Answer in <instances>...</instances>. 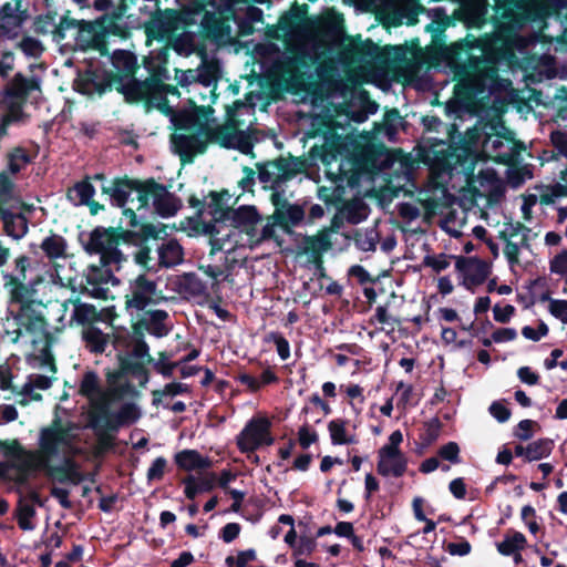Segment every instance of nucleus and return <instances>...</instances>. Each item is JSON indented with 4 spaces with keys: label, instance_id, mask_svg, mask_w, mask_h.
<instances>
[{
    "label": "nucleus",
    "instance_id": "obj_1",
    "mask_svg": "<svg viewBox=\"0 0 567 567\" xmlns=\"http://www.w3.org/2000/svg\"><path fill=\"white\" fill-rule=\"evenodd\" d=\"M79 426L55 417L41 430L38 451L18 450L12 465L19 471L20 480L27 481L39 472L61 482L79 484L83 476L72 456L80 452L78 446Z\"/></svg>",
    "mask_w": 567,
    "mask_h": 567
},
{
    "label": "nucleus",
    "instance_id": "obj_2",
    "mask_svg": "<svg viewBox=\"0 0 567 567\" xmlns=\"http://www.w3.org/2000/svg\"><path fill=\"white\" fill-rule=\"evenodd\" d=\"M228 122L217 125L214 120L208 118L204 109L195 110L186 126L192 128L198 125L196 134L177 133L172 137L173 151L181 156L183 162H192L193 157L205 151L208 142L217 143L226 148H236L244 154L252 150L250 136L243 130L235 126V114L228 110Z\"/></svg>",
    "mask_w": 567,
    "mask_h": 567
},
{
    "label": "nucleus",
    "instance_id": "obj_3",
    "mask_svg": "<svg viewBox=\"0 0 567 567\" xmlns=\"http://www.w3.org/2000/svg\"><path fill=\"white\" fill-rule=\"evenodd\" d=\"M502 125L484 126L483 130L467 131L466 143L468 154L478 158H489L497 163L508 164L519 154L514 138L503 134Z\"/></svg>",
    "mask_w": 567,
    "mask_h": 567
},
{
    "label": "nucleus",
    "instance_id": "obj_4",
    "mask_svg": "<svg viewBox=\"0 0 567 567\" xmlns=\"http://www.w3.org/2000/svg\"><path fill=\"white\" fill-rule=\"evenodd\" d=\"M120 238L114 231L96 228L92 231L85 246L89 254L99 255L100 266L89 268L87 279L96 284H116L113 276L114 270H118L120 264L124 257L118 249Z\"/></svg>",
    "mask_w": 567,
    "mask_h": 567
},
{
    "label": "nucleus",
    "instance_id": "obj_5",
    "mask_svg": "<svg viewBox=\"0 0 567 567\" xmlns=\"http://www.w3.org/2000/svg\"><path fill=\"white\" fill-rule=\"evenodd\" d=\"M231 224L216 219L210 227V244L213 251L229 254L243 248L237 240H243L249 233L255 231L261 219L252 206H241L231 213Z\"/></svg>",
    "mask_w": 567,
    "mask_h": 567
},
{
    "label": "nucleus",
    "instance_id": "obj_6",
    "mask_svg": "<svg viewBox=\"0 0 567 567\" xmlns=\"http://www.w3.org/2000/svg\"><path fill=\"white\" fill-rule=\"evenodd\" d=\"M467 60L468 65H464V70L458 73L461 78L455 85V97L471 106L485 91L491 92L494 89L497 69L494 62L486 59L470 56Z\"/></svg>",
    "mask_w": 567,
    "mask_h": 567
},
{
    "label": "nucleus",
    "instance_id": "obj_7",
    "mask_svg": "<svg viewBox=\"0 0 567 567\" xmlns=\"http://www.w3.org/2000/svg\"><path fill=\"white\" fill-rule=\"evenodd\" d=\"M6 334L11 341L21 342L38 350L39 346L47 344V323L43 317V305L23 306L19 313L6 321Z\"/></svg>",
    "mask_w": 567,
    "mask_h": 567
},
{
    "label": "nucleus",
    "instance_id": "obj_8",
    "mask_svg": "<svg viewBox=\"0 0 567 567\" xmlns=\"http://www.w3.org/2000/svg\"><path fill=\"white\" fill-rule=\"evenodd\" d=\"M264 50L274 55V63L267 66V62H262L265 73L279 85L287 89H303L311 78V65L305 56H288L281 54L279 50L269 44Z\"/></svg>",
    "mask_w": 567,
    "mask_h": 567
},
{
    "label": "nucleus",
    "instance_id": "obj_9",
    "mask_svg": "<svg viewBox=\"0 0 567 567\" xmlns=\"http://www.w3.org/2000/svg\"><path fill=\"white\" fill-rule=\"evenodd\" d=\"M468 187L480 197H494L502 193L503 182L484 158L467 154L460 164Z\"/></svg>",
    "mask_w": 567,
    "mask_h": 567
},
{
    "label": "nucleus",
    "instance_id": "obj_10",
    "mask_svg": "<svg viewBox=\"0 0 567 567\" xmlns=\"http://www.w3.org/2000/svg\"><path fill=\"white\" fill-rule=\"evenodd\" d=\"M78 393L87 400L90 426H92L95 419L105 411V408L112 405L117 398L116 389H104L101 379L93 371H86L82 375L79 382Z\"/></svg>",
    "mask_w": 567,
    "mask_h": 567
},
{
    "label": "nucleus",
    "instance_id": "obj_11",
    "mask_svg": "<svg viewBox=\"0 0 567 567\" xmlns=\"http://www.w3.org/2000/svg\"><path fill=\"white\" fill-rule=\"evenodd\" d=\"M39 89V82L34 79H25L21 74H17L9 84L6 95L2 100L1 107L7 112L0 114L2 125L7 127L9 124L20 122L23 117L22 104L27 95Z\"/></svg>",
    "mask_w": 567,
    "mask_h": 567
},
{
    "label": "nucleus",
    "instance_id": "obj_12",
    "mask_svg": "<svg viewBox=\"0 0 567 567\" xmlns=\"http://www.w3.org/2000/svg\"><path fill=\"white\" fill-rule=\"evenodd\" d=\"M124 94L128 101H147L162 111H166V96L176 95V87L161 83L156 79L143 82L131 80L124 86Z\"/></svg>",
    "mask_w": 567,
    "mask_h": 567
},
{
    "label": "nucleus",
    "instance_id": "obj_13",
    "mask_svg": "<svg viewBox=\"0 0 567 567\" xmlns=\"http://www.w3.org/2000/svg\"><path fill=\"white\" fill-rule=\"evenodd\" d=\"M137 205L136 210L147 208L152 203L156 213L162 217H171L181 208V200L167 189L154 182H146L144 186L136 190Z\"/></svg>",
    "mask_w": 567,
    "mask_h": 567
},
{
    "label": "nucleus",
    "instance_id": "obj_14",
    "mask_svg": "<svg viewBox=\"0 0 567 567\" xmlns=\"http://www.w3.org/2000/svg\"><path fill=\"white\" fill-rule=\"evenodd\" d=\"M233 16L230 9L219 12L218 17L206 12L202 20V25L210 37L220 43L231 42L240 35L251 33V28L239 25V22Z\"/></svg>",
    "mask_w": 567,
    "mask_h": 567
},
{
    "label": "nucleus",
    "instance_id": "obj_15",
    "mask_svg": "<svg viewBox=\"0 0 567 567\" xmlns=\"http://www.w3.org/2000/svg\"><path fill=\"white\" fill-rule=\"evenodd\" d=\"M145 183H138L127 179H117L103 188L109 194L114 205L123 207V214L128 218L130 226H136V190L144 186Z\"/></svg>",
    "mask_w": 567,
    "mask_h": 567
},
{
    "label": "nucleus",
    "instance_id": "obj_16",
    "mask_svg": "<svg viewBox=\"0 0 567 567\" xmlns=\"http://www.w3.org/2000/svg\"><path fill=\"white\" fill-rule=\"evenodd\" d=\"M270 426L271 422L267 416L252 417L237 436L238 449L244 453H249L262 445L272 444Z\"/></svg>",
    "mask_w": 567,
    "mask_h": 567
},
{
    "label": "nucleus",
    "instance_id": "obj_17",
    "mask_svg": "<svg viewBox=\"0 0 567 567\" xmlns=\"http://www.w3.org/2000/svg\"><path fill=\"white\" fill-rule=\"evenodd\" d=\"M125 298L128 309L143 310L150 305L157 303L163 299V296L158 291L155 281L148 279L145 275H141L131 282Z\"/></svg>",
    "mask_w": 567,
    "mask_h": 567
},
{
    "label": "nucleus",
    "instance_id": "obj_18",
    "mask_svg": "<svg viewBox=\"0 0 567 567\" xmlns=\"http://www.w3.org/2000/svg\"><path fill=\"white\" fill-rule=\"evenodd\" d=\"M107 405L92 425L95 430H115L135 423L141 417V410L135 403H124L118 411L112 412Z\"/></svg>",
    "mask_w": 567,
    "mask_h": 567
},
{
    "label": "nucleus",
    "instance_id": "obj_19",
    "mask_svg": "<svg viewBox=\"0 0 567 567\" xmlns=\"http://www.w3.org/2000/svg\"><path fill=\"white\" fill-rule=\"evenodd\" d=\"M456 269L463 286L470 290L482 285L491 274V267L486 261L473 257H460L456 260Z\"/></svg>",
    "mask_w": 567,
    "mask_h": 567
},
{
    "label": "nucleus",
    "instance_id": "obj_20",
    "mask_svg": "<svg viewBox=\"0 0 567 567\" xmlns=\"http://www.w3.org/2000/svg\"><path fill=\"white\" fill-rule=\"evenodd\" d=\"M416 0H383L382 10L393 24H401L404 21L412 24L416 21L420 12Z\"/></svg>",
    "mask_w": 567,
    "mask_h": 567
},
{
    "label": "nucleus",
    "instance_id": "obj_21",
    "mask_svg": "<svg viewBox=\"0 0 567 567\" xmlns=\"http://www.w3.org/2000/svg\"><path fill=\"white\" fill-rule=\"evenodd\" d=\"M377 468L383 476L400 477L406 471V457L401 450L380 449Z\"/></svg>",
    "mask_w": 567,
    "mask_h": 567
},
{
    "label": "nucleus",
    "instance_id": "obj_22",
    "mask_svg": "<svg viewBox=\"0 0 567 567\" xmlns=\"http://www.w3.org/2000/svg\"><path fill=\"white\" fill-rule=\"evenodd\" d=\"M22 22L19 0L8 1L0 8V37L8 39L17 37Z\"/></svg>",
    "mask_w": 567,
    "mask_h": 567
},
{
    "label": "nucleus",
    "instance_id": "obj_23",
    "mask_svg": "<svg viewBox=\"0 0 567 567\" xmlns=\"http://www.w3.org/2000/svg\"><path fill=\"white\" fill-rule=\"evenodd\" d=\"M74 38L79 49H96L103 52L104 33L101 31V25L91 22H79Z\"/></svg>",
    "mask_w": 567,
    "mask_h": 567
},
{
    "label": "nucleus",
    "instance_id": "obj_24",
    "mask_svg": "<svg viewBox=\"0 0 567 567\" xmlns=\"http://www.w3.org/2000/svg\"><path fill=\"white\" fill-rule=\"evenodd\" d=\"M504 256L512 272L517 274L525 270L530 264V241L506 243Z\"/></svg>",
    "mask_w": 567,
    "mask_h": 567
},
{
    "label": "nucleus",
    "instance_id": "obj_25",
    "mask_svg": "<svg viewBox=\"0 0 567 567\" xmlns=\"http://www.w3.org/2000/svg\"><path fill=\"white\" fill-rule=\"evenodd\" d=\"M258 177L261 183L275 187L291 177L289 164L282 158L266 163L259 167Z\"/></svg>",
    "mask_w": 567,
    "mask_h": 567
},
{
    "label": "nucleus",
    "instance_id": "obj_26",
    "mask_svg": "<svg viewBox=\"0 0 567 567\" xmlns=\"http://www.w3.org/2000/svg\"><path fill=\"white\" fill-rule=\"evenodd\" d=\"M328 431L333 445H352L358 443L354 426L343 419H333L328 423Z\"/></svg>",
    "mask_w": 567,
    "mask_h": 567
},
{
    "label": "nucleus",
    "instance_id": "obj_27",
    "mask_svg": "<svg viewBox=\"0 0 567 567\" xmlns=\"http://www.w3.org/2000/svg\"><path fill=\"white\" fill-rule=\"evenodd\" d=\"M271 200L276 206V216L278 217L280 224L285 226L297 225L302 220L305 216L303 209L298 205L280 204L281 194L274 193L271 195Z\"/></svg>",
    "mask_w": 567,
    "mask_h": 567
},
{
    "label": "nucleus",
    "instance_id": "obj_28",
    "mask_svg": "<svg viewBox=\"0 0 567 567\" xmlns=\"http://www.w3.org/2000/svg\"><path fill=\"white\" fill-rule=\"evenodd\" d=\"M217 482L213 473H205L198 476L189 475L184 480L185 495L194 499L198 494L210 491Z\"/></svg>",
    "mask_w": 567,
    "mask_h": 567
},
{
    "label": "nucleus",
    "instance_id": "obj_29",
    "mask_svg": "<svg viewBox=\"0 0 567 567\" xmlns=\"http://www.w3.org/2000/svg\"><path fill=\"white\" fill-rule=\"evenodd\" d=\"M527 544L526 537L520 532L509 530L505 534L504 539L496 544L499 554L504 556H518L519 551L525 548Z\"/></svg>",
    "mask_w": 567,
    "mask_h": 567
},
{
    "label": "nucleus",
    "instance_id": "obj_30",
    "mask_svg": "<svg viewBox=\"0 0 567 567\" xmlns=\"http://www.w3.org/2000/svg\"><path fill=\"white\" fill-rule=\"evenodd\" d=\"M176 464L185 471L207 468L212 465L208 457L202 456L195 450H184L176 454Z\"/></svg>",
    "mask_w": 567,
    "mask_h": 567
},
{
    "label": "nucleus",
    "instance_id": "obj_31",
    "mask_svg": "<svg viewBox=\"0 0 567 567\" xmlns=\"http://www.w3.org/2000/svg\"><path fill=\"white\" fill-rule=\"evenodd\" d=\"M10 208L2 209L4 230L8 236L20 239L28 231V221L21 214L9 212Z\"/></svg>",
    "mask_w": 567,
    "mask_h": 567
},
{
    "label": "nucleus",
    "instance_id": "obj_32",
    "mask_svg": "<svg viewBox=\"0 0 567 567\" xmlns=\"http://www.w3.org/2000/svg\"><path fill=\"white\" fill-rule=\"evenodd\" d=\"M369 323L375 326L374 330L368 332L370 339H373L380 331H386L388 333L393 331L396 320L389 313L385 306H378L374 315L370 318Z\"/></svg>",
    "mask_w": 567,
    "mask_h": 567
},
{
    "label": "nucleus",
    "instance_id": "obj_33",
    "mask_svg": "<svg viewBox=\"0 0 567 567\" xmlns=\"http://www.w3.org/2000/svg\"><path fill=\"white\" fill-rule=\"evenodd\" d=\"M501 237L506 243H519L522 241H530L533 238L532 230L524 226L519 221H508L505 223L503 229L501 230Z\"/></svg>",
    "mask_w": 567,
    "mask_h": 567
},
{
    "label": "nucleus",
    "instance_id": "obj_34",
    "mask_svg": "<svg viewBox=\"0 0 567 567\" xmlns=\"http://www.w3.org/2000/svg\"><path fill=\"white\" fill-rule=\"evenodd\" d=\"M75 89L85 95L103 94L110 86L109 83L97 80L93 74L86 73L80 75L74 83Z\"/></svg>",
    "mask_w": 567,
    "mask_h": 567
},
{
    "label": "nucleus",
    "instance_id": "obj_35",
    "mask_svg": "<svg viewBox=\"0 0 567 567\" xmlns=\"http://www.w3.org/2000/svg\"><path fill=\"white\" fill-rule=\"evenodd\" d=\"M20 206L13 183L4 173H0V210L6 208L16 209Z\"/></svg>",
    "mask_w": 567,
    "mask_h": 567
},
{
    "label": "nucleus",
    "instance_id": "obj_36",
    "mask_svg": "<svg viewBox=\"0 0 567 567\" xmlns=\"http://www.w3.org/2000/svg\"><path fill=\"white\" fill-rule=\"evenodd\" d=\"M158 258L165 267L175 266L183 259V249L176 240H168L158 248Z\"/></svg>",
    "mask_w": 567,
    "mask_h": 567
},
{
    "label": "nucleus",
    "instance_id": "obj_37",
    "mask_svg": "<svg viewBox=\"0 0 567 567\" xmlns=\"http://www.w3.org/2000/svg\"><path fill=\"white\" fill-rule=\"evenodd\" d=\"M83 339L86 348L91 352L101 353L105 350L109 343L107 334L103 333L100 329L89 326L83 329Z\"/></svg>",
    "mask_w": 567,
    "mask_h": 567
},
{
    "label": "nucleus",
    "instance_id": "obj_38",
    "mask_svg": "<svg viewBox=\"0 0 567 567\" xmlns=\"http://www.w3.org/2000/svg\"><path fill=\"white\" fill-rule=\"evenodd\" d=\"M276 225L274 223H267L266 225H258L255 231L249 233L243 240H237L241 247L252 248L265 239H269L275 234Z\"/></svg>",
    "mask_w": 567,
    "mask_h": 567
},
{
    "label": "nucleus",
    "instance_id": "obj_39",
    "mask_svg": "<svg viewBox=\"0 0 567 567\" xmlns=\"http://www.w3.org/2000/svg\"><path fill=\"white\" fill-rule=\"evenodd\" d=\"M94 195V187L89 182H81L74 185L68 193V197L74 205H91L90 200Z\"/></svg>",
    "mask_w": 567,
    "mask_h": 567
},
{
    "label": "nucleus",
    "instance_id": "obj_40",
    "mask_svg": "<svg viewBox=\"0 0 567 567\" xmlns=\"http://www.w3.org/2000/svg\"><path fill=\"white\" fill-rule=\"evenodd\" d=\"M206 73H207L206 68L198 69L197 71H193V70L178 71L177 70L176 74H175V79L182 86H186L196 80H198L204 85H209L212 83L213 76H212V74L208 75Z\"/></svg>",
    "mask_w": 567,
    "mask_h": 567
},
{
    "label": "nucleus",
    "instance_id": "obj_41",
    "mask_svg": "<svg viewBox=\"0 0 567 567\" xmlns=\"http://www.w3.org/2000/svg\"><path fill=\"white\" fill-rule=\"evenodd\" d=\"M35 516V508L28 502H20L17 508L18 525L22 530H33L35 524L33 518Z\"/></svg>",
    "mask_w": 567,
    "mask_h": 567
},
{
    "label": "nucleus",
    "instance_id": "obj_42",
    "mask_svg": "<svg viewBox=\"0 0 567 567\" xmlns=\"http://www.w3.org/2000/svg\"><path fill=\"white\" fill-rule=\"evenodd\" d=\"M41 248L49 258L54 259L64 256L66 244L61 236L52 235L42 241Z\"/></svg>",
    "mask_w": 567,
    "mask_h": 567
},
{
    "label": "nucleus",
    "instance_id": "obj_43",
    "mask_svg": "<svg viewBox=\"0 0 567 567\" xmlns=\"http://www.w3.org/2000/svg\"><path fill=\"white\" fill-rule=\"evenodd\" d=\"M112 63L118 71L131 74L134 72L136 58L127 51L118 50L112 54Z\"/></svg>",
    "mask_w": 567,
    "mask_h": 567
},
{
    "label": "nucleus",
    "instance_id": "obj_44",
    "mask_svg": "<svg viewBox=\"0 0 567 567\" xmlns=\"http://www.w3.org/2000/svg\"><path fill=\"white\" fill-rule=\"evenodd\" d=\"M554 441L540 439L528 444L529 462L538 461L550 455Z\"/></svg>",
    "mask_w": 567,
    "mask_h": 567
},
{
    "label": "nucleus",
    "instance_id": "obj_45",
    "mask_svg": "<svg viewBox=\"0 0 567 567\" xmlns=\"http://www.w3.org/2000/svg\"><path fill=\"white\" fill-rule=\"evenodd\" d=\"M96 318V309L87 303L75 302L71 313V320L79 324H84Z\"/></svg>",
    "mask_w": 567,
    "mask_h": 567
},
{
    "label": "nucleus",
    "instance_id": "obj_46",
    "mask_svg": "<svg viewBox=\"0 0 567 567\" xmlns=\"http://www.w3.org/2000/svg\"><path fill=\"white\" fill-rule=\"evenodd\" d=\"M567 196V171L561 175V183L546 187L542 195L544 204L554 203L556 198Z\"/></svg>",
    "mask_w": 567,
    "mask_h": 567
},
{
    "label": "nucleus",
    "instance_id": "obj_47",
    "mask_svg": "<svg viewBox=\"0 0 567 567\" xmlns=\"http://www.w3.org/2000/svg\"><path fill=\"white\" fill-rule=\"evenodd\" d=\"M9 286L12 300L21 303L20 309L23 306L37 303L35 301H29V290L25 287L24 281L11 279Z\"/></svg>",
    "mask_w": 567,
    "mask_h": 567
},
{
    "label": "nucleus",
    "instance_id": "obj_48",
    "mask_svg": "<svg viewBox=\"0 0 567 567\" xmlns=\"http://www.w3.org/2000/svg\"><path fill=\"white\" fill-rule=\"evenodd\" d=\"M545 190H546V187H543L539 189V195L538 194L522 195L520 212H522V216H523L524 220L529 221L533 217V208L535 207V205L538 202L544 203L542 200V195Z\"/></svg>",
    "mask_w": 567,
    "mask_h": 567
},
{
    "label": "nucleus",
    "instance_id": "obj_49",
    "mask_svg": "<svg viewBox=\"0 0 567 567\" xmlns=\"http://www.w3.org/2000/svg\"><path fill=\"white\" fill-rule=\"evenodd\" d=\"M549 271L565 278L567 285V249L561 250L549 260Z\"/></svg>",
    "mask_w": 567,
    "mask_h": 567
},
{
    "label": "nucleus",
    "instance_id": "obj_50",
    "mask_svg": "<svg viewBox=\"0 0 567 567\" xmlns=\"http://www.w3.org/2000/svg\"><path fill=\"white\" fill-rule=\"evenodd\" d=\"M29 161V155L23 148H16L9 154L8 167L14 174L25 167Z\"/></svg>",
    "mask_w": 567,
    "mask_h": 567
},
{
    "label": "nucleus",
    "instance_id": "obj_51",
    "mask_svg": "<svg viewBox=\"0 0 567 567\" xmlns=\"http://www.w3.org/2000/svg\"><path fill=\"white\" fill-rule=\"evenodd\" d=\"M548 311L553 317L558 319L563 324H567V300L549 299Z\"/></svg>",
    "mask_w": 567,
    "mask_h": 567
},
{
    "label": "nucleus",
    "instance_id": "obj_52",
    "mask_svg": "<svg viewBox=\"0 0 567 567\" xmlns=\"http://www.w3.org/2000/svg\"><path fill=\"white\" fill-rule=\"evenodd\" d=\"M173 47L179 54L189 55L195 48L193 37L189 33H183L175 39Z\"/></svg>",
    "mask_w": 567,
    "mask_h": 567
},
{
    "label": "nucleus",
    "instance_id": "obj_53",
    "mask_svg": "<svg viewBox=\"0 0 567 567\" xmlns=\"http://www.w3.org/2000/svg\"><path fill=\"white\" fill-rule=\"evenodd\" d=\"M35 30L43 33H58L60 38L64 37L61 29L58 28L54 19L50 16L40 17L35 21Z\"/></svg>",
    "mask_w": 567,
    "mask_h": 567
},
{
    "label": "nucleus",
    "instance_id": "obj_54",
    "mask_svg": "<svg viewBox=\"0 0 567 567\" xmlns=\"http://www.w3.org/2000/svg\"><path fill=\"white\" fill-rule=\"evenodd\" d=\"M424 265L432 268L435 272H441L451 265V258L444 254L427 256L424 258Z\"/></svg>",
    "mask_w": 567,
    "mask_h": 567
},
{
    "label": "nucleus",
    "instance_id": "obj_55",
    "mask_svg": "<svg viewBox=\"0 0 567 567\" xmlns=\"http://www.w3.org/2000/svg\"><path fill=\"white\" fill-rule=\"evenodd\" d=\"M19 47L22 50V52L29 56H39L43 51L41 42L31 37L24 38L19 43Z\"/></svg>",
    "mask_w": 567,
    "mask_h": 567
},
{
    "label": "nucleus",
    "instance_id": "obj_56",
    "mask_svg": "<svg viewBox=\"0 0 567 567\" xmlns=\"http://www.w3.org/2000/svg\"><path fill=\"white\" fill-rule=\"evenodd\" d=\"M536 426L537 423L535 421L523 420L517 424L514 435L522 441H527L534 435V429Z\"/></svg>",
    "mask_w": 567,
    "mask_h": 567
},
{
    "label": "nucleus",
    "instance_id": "obj_57",
    "mask_svg": "<svg viewBox=\"0 0 567 567\" xmlns=\"http://www.w3.org/2000/svg\"><path fill=\"white\" fill-rule=\"evenodd\" d=\"M493 313L495 321L505 323L508 322L515 313V307L512 305H496L493 308Z\"/></svg>",
    "mask_w": 567,
    "mask_h": 567
},
{
    "label": "nucleus",
    "instance_id": "obj_58",
    "mask_svg": "<svg viewBox=\"0 0 567 567\" xmlns=\"http://www.w3.org/2000/svg\"><path fill=\"white\" fill-rule=\"evenodd\" d=\"M489 413L498 422L504 423L511 417V411L501 401H495L489 405Z\"/></svg>",
    "mask_w": 567,
    "mask_h": 567
},
{
    "label": "nucleus",
    "instance_id": "obj_59",
    "mask_svg": "<svg viewBox=\"0 0 567 567\" xmlns=\"http://www.w3.org/2000/svg\"><path fill=\"white\" fill-rule=\"evenodd\" d=\"M458 454H460V447L455 442H449L447 444L443 445L440 451L439 455L452 463L458 462Z\"/></svg>",
    "mask_w": 567,
    "mask_h": 567
},
{
    "label": "nucleus",
    "instance_id": "obj_60",
    "mask_svg": "<svg viewBox=\"0 0 567 567\" xmlns=\"http://www.w3.org/2000/svg\"><path fill=\"white\" fill-rule=\"evenodd\" d=\"M548 333V327L544 322L538 324L537 329L526 326L522 330V334L529 340L538 341Z\"/></svg>",
    "mask_w": 567,
    "mask_h": 567
},
{
    "label": "nucleus",
    "instance_id": "obj_61",
    "mask_svg": "<svg viewBox=\"0 0 567 567\" xmlns=\"http://www.w3.org/2000/svg\"><path fill=\"white\" fill-rule=\"evenodd\" d=\"M554 147L565 157H567V132L556 131L550 135Z\"/></svg>",
    "mask_w": 567,
    "mask_h": 567
},
{
    "label": "nucleus",
    "instance_id": "obj_62",
    "mask_svg": "<svg viewBox=\"0 0 567 567\" xmlns=\"http://www.w3.org/2000/svg\"><path fill=\"white\" fill-rule=\"evenodd\" d=\"M166 467V460L163 457H157L151 465L147 472V477L150 481L161 480L164 475V471Z\"/></svg>",
    "mask_w": 567,
    "mask_h": 567
},
{
    "label": "nucleus",
    "instance_id": "obj_63",
    "mask_svg": "<svg viewBox=\"0 0 567 567\" xmlns=\"http://www.w3.org/2000/svg\"><path fill=\"white\" fill-rule=\"evenodd\" d=\"M185 281H186L187 287L190 289V291L194 295H204V293H206L207 284L204 282L196 275H187L185 277Z\"/></svg>",
    "mask_w": 567,
    "mask_h": 567
},
{
    "label": "nucleus",
    "instance_id": "obj_64",
    "mask_svg": "<svg viewBox=\"0 0 567 567\" xmlns=\"http://www.w3.org/2000/svg\"><path fill=\"white\" fill-rule=\"evenodd\" d=\"M256 559V551L254 549H247L239 551L236 558L228 557L226 561L231 564L234 560L237 567H246L250 561Z\"/></svg>",
    "mask_w": 567,
    "mask_h": 567
}]
</instances>
